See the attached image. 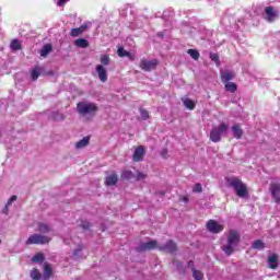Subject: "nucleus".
Returning <instances> with one entry per match:
<instances>
[{
    "mask_svg": "<svg viewBox=\"0 0 280 280\" xmlns=\"http://www.w3.org/2000/svg\"><path fill=\"white\" fill-rule=\"evenodd\" d=\"M49 242L50 238L45 235L33 234L26 240V245L30 246L32 244H49Z\"/></svg>",
    "mask_w": 280,
    "mask_h": 280,
    "instance_id": "5",
    "label": "nucleus"
},
{
    "mask_svg": "<svg viewBox=\"0 0 280 280\" xmlns=\"http://www.w3.org/2000/svg\"><path fill=\"white\" fill-rule=\"evenodd\" d=\"M159 250H164L165 253H176V243L168 241L164 246H159Z\"/></svg>",
    "mask_w": 280,
    "mask_h": 280,
    "instance_id": "14",
    "label": "nucleus"
},
{
    "mask_svg": "<svg viewBox=\"0 0 280 280\" xmlns=\"http://www.w3.org/2000/svg\"><path fill=\"white\" fill-rule=\"evenodd\" d=\"M31 75H32V80L34 81L38 80L40 75V68L36 67L35 69H33Z\"/></svg>",
    "mask_w": 280,
    "mask_h": 280,
    "instance_id": "32",
    "label": "nucleus"
},
{
    "mask_svg": "<svg viewBox=\"0 0 280 280\" xmlns=\"http://www.w3.org/2000/svg\"><path fill=\"white\" fill-rule=\"evenodd\" d=\"M16 200V195H13L7 202L5 208L3 210V213H8V207L12 205V202H15Z\"/></svg>",
    "mask_w": 280,
    "mask_h": 280,
    "instance_id": "36",
    "label": "nucleus"
},
{
    "mask_svg": "<svg viewBox=\"0 0 280 280\" xmlns=\"http://www.w3.org/2000/svg\"><path fill=\"white\" fill-rule=\"evenodd\" d=\"M161 154H162V156H163L164 159H167V150H166V149H164V150L161 152Z\"/></svg>",
    "mask_w": 280,
    "mask_h": 280,
    "instance_id": "43",
    "label": "nucleus"
},
{
    "mask_svg": "<svg viewBox=\"0 0 280 280\" xmlns=\"http://www.w3.org/2000/svg\"><path fill=\"white\" fill-rule=\"evenodd\" d=\"M225 84V91H229L230 93H235L237 91V84L234 82L228 81Z\"/></svg>",
    "mask_w": 280,
    "mask_h": 280,
    "instance_id": "26",
    "label": "nucleus"
},
{
    "mask_svg": "<svg viewBox=\"0 0 280 280\" xmlns=\"http://www.w3.org/2000/svg\"><path fill=\"white\" fill-rule=\"evenodd\" d=\"M210 60H212L213 62L219 63L220 62V57L218 56V54H210Z\"/></svg>",
    "mask_w": 280,
    "mask_h": 280,
    "instance_id": "40",
    "label": "nucleus"
},
{
    "mask_svg": "<svg viewBox=\"0 0 280 280\" xmlns=\"http://www.w3.org/2000/svg\"><path fill=\"white\" fill-rule=\"evenodd\" d=\"M188 268H191L194 279L202 280L205 278V275L201 271L194 269V261L188 262Z\"/></svg>",
    "mask_w": 280,
    "mask_h": 280,
    "instance_id": "17",
    "label": "nucleus"
},
{
    "mask_svg": "<svg viewBox=\"0 0 280 280\" xmlns=\"http://www.w3.org/2000/svg\"><path fill=\"white\" fill-rule=\"evenodd\" d=\"M117 180H118L117 174H112L106 177L105 183L108 186H113V185H117Z\"/></svg>",
    "mask_w": 280,
    "mask_h": 280,
    "instance_id": "24",
    "label": "nucleus"
},
{
    "mask_svg": "<svg viewBox=\"0 0 280 280\" xmlns=\"http://www.w3.org/2000/svg\"><path fill=\"white\" fill-rule=\"evenodd\" d=\"M42 277L40 271L38 269L31 270V279L33 280H39Z\"/></svg>",
    "mask_w": 280,
    "mask_h": 280,
    "instance_id": "35",
    "label": "nucleus"
},
{
    "mask_svg": "<svg viewBox=\"0 0 280 280\" xmlns=\"http://www.w3.org/2000/svg\"><path fill=\"white\" fill-rule=\"evenodd\" d=\"M182 200H183V202H189V198L188 197H183Z\"/></svg>",
    "mask_w": 280,
    "mask_h": 280,
    "instance_id": "45",
    "label": "nucleus"
},
{
    "mask_svg": "<svg viewBox=\"0 0 280 280\" xmlns=\"http://www.w3.org/2000/svg\"><path fill=\"white\" fill-rule=\"evenodd\" d=\"M101 65L108 67V65H110V57L108 55H102L101 56Z\"/></svg>",
    "mask_w": 280,
    "mask_h": 280,
    "instance_id": "34",
    "label": "nucleus"
},
{
    "mask_svg": "<svg viewBox=\"0 0 280 280\" xmlns=\"http://www.w3.org/2000/svg\"><path fill=\"white\" fill-rule=\"evenodd\" d=\"M233 78H235V72H233L231 70H222L221 71V80H222L223 84H225L226 82H231V80H233Z\"/></svg>",
    "mask_w": 280,
    "mask_h": 280,
    "instance_id": "13",
    "label": "nucleus"
},
{
    "mask_svg": "<svg viewBox=\"0 0 280 280\" xmlns=\"http://www.w3.org/2000/svg\"><path fill=\"white\" fill-rule=\"evenodd\" d=\"M74 45L77 47H81L82 49H86V47H89V42L84 38H79L74 42Z\"/></svg>",
    "mask_w": 280,
    "mask_h": 280,
    "instance_id": "25",
    "label": "nucleus"
},
{
    "mask_svg": "<svg viewBox=\"0 0 280 280\" xmlns=\"http://www.w3.org/2000/svg\"><path fill=\"white\" fill-rule=\"evenodd\" d=\"M38 231H39V233H49L51 231V229L46 223H39Z\"/></svg>",
    "mask_w": 280,
    "mask_h": 280,
    "instance_id": "31",
    "label": "nucleus"
},
{
    "mask_svg": "<svg viewBox=\"0 0 280 280\" xmlns=\"http://www.w3.org/2000/svg\"><path fill=\"white\" fill-rule=\"evenodd\" d=\"M188 54L192 60H198V58H200V52L196 49H188Z\"/></svg>",
    "mask_w": 280,
    "mask_h": 280,
    "instance_id": "33",
    "label": "nucleus"
},
{
    "mask_svg": "<svg viewBox=\"0 0 280 280\" xmlns=\"http://www.w3.org/2000/svg\"><path fill=\"white\" fill-rule=\"evenodd\" d=\"M117 54L119 56V58H129V60H135V56L132 54H130L129 51H127L126 49H124V47H119L117 50Z\"/></svg>",
    "mask_w": 280,
    "mask_h": 280,
    "instance_id": "18",
    "label": "nucleus"
},
{
    "mask_svg": "<svg viewBox=\"0 0 280 280\" xmlns=\"http://www.w3.org/2000/svg\"><path fill=\"white\" fill-rule=\"evenodd\" d=\"M51 49H52L51 44L44 45L43 48L39 50L42 58H47V56L51 54Z\"/></svg>",
    "mask_w": 280,
    "mask_h": 280,
    "instance_id": "20",
    "label": "nucleus"
},
{
    "mask_svg": "<svg viewBox=\"0 0 280 280\" xmlns=\"http://www.w3.org/2000/svg\"><path fill=\"white\" fill-rule=\"evenodd\" d=\"M156 67H159V60H156V59H152V60L141 59L140 60V69H142V71H154V69H156Z\"/></svg>",
    "mask_w": 280,
    "mask_h": 280,
    "instance_id": "6",
    "label": "nucleus"
},
{
    "mask_svg": "<svg viewBox=\"0 0 280 280\" xmlns=\"http://www.w3.org/2000/svg\"><path fill=\"white\" fill-rule=\"evenodd\" d=\"M252 246L256 250H264V248H265V244H264V242H261V240L255 241Z\"/></svg>",
    "mask_w": 280,
    "mask_h": 280,
    "instance_id": "29",
    "label": "nucleus"
},
{
    "mask_svg": "<svg viewBox=\"0 0 280 280\" xmlns=\"http://www.w3.org/2000/svg\"><path fill=\"white\" fill-rule=\"evenodd\" d=\"M68 1H69V0H58V1H57V5H58L59 8H62V5H65V3H68Z\"/></svg>",
    "mask_w": 280,
    "mask_h": 280,
    "instance_id": "42",
    "label": "nucleus"
},
{
    "mask_svg": "<svg viewBox=\"0 0 280 280\" xmlns=\"http://www.w3.org/2000/svg\"><path fill=\"white\" fill-rule=\"evenodd\" d=\"M228 131L229 125L222 122L218 127L212 128L210 131V140L213 141V143H219V141H222V135H226Z\"/></svg>",
    "mask_w": 280,
    "mask_h": 280,
    "instance_id": "4",
    "label": "nucleus"
},
{
    "mask_svg": "<svg viewBox=\"0 0 280 280\" xmlns=\"http://www.w3.org/2000/svg\"><path fill=\"white\" fill-rule=\"evenodd\" d=\"M82 248H84V246L79 245L78 248L74 250V257H80V253H82Z\"/></svg>",
    "mask_w": 280,
    "mask_h": 280,
    "instance_id": "41",
    "label": "nucleus"
},
{
    "mask_svg": "<svg viewBox=\"0 0 280 280\" xmlns=\"http://www.w3.org/2000/svg\"><path fill=\"white\" fill-rule=\"evenodd\" d=\"M148 178V175L145 173L138 172L137 175H135L136 180H145Z\"/></svg>",
    "mask_w": 280,
    "mask_h": 280,
    "instance_id": "37",
    "label": "nucleus"
},
{
    "mask_svg": "<svg viewBox=\"0 0 280 280\" xmlns=\"http://www.w3.org/2000/svg\"><path fill=\"white\" fill-rule=\"evenodd\" d=\"M240 240H242L240 232L236 230H230L226 234V243L221 247L223 253H225V255H233L240 245Z\"/></svg>",
    "mask_w": 280,
    "mask_h": 280,
    "instance_id": "1",
    "label": "nucleus"
},
{
    "mask_svg": "<svg viewBox=\"0 0 280 280\" xmlns=\"http://www.w3.org/2000/svg\"><path fill=\"white\" fill-rule=\"evenodd\" d=\"M194 194H200L202 192V185L196 184L192 188Z\"/></svg>",
    "mask_w": 280,
    "mask_h": 280,
    "instance_id": "38",
    "label": "nucleus"
},
{
    "mask_svg": "<svg viewBox=\"0 0 280 280\" xmlns=\"http://www.w3.org/2000/svg\"><path fill=\"white\" fill-rule=\"evenodd\" d=\"M268 266L271 268V270L277 269L279 266V256H277L276 254H271L268 257Z\"/></svg>",
    "mask_w": 280,
    "mask_h": 280,
    "instance_id": "16",
    "label": "nucleus"
},
{
    "mask_svg": "<svg viewBox=\"0 0 280 280\" xmlns=\"http://www.w3.org/2000/svg\"><path fill=\"white\" fill-rule=\"evenodd\" d=\"M96 73L101 82H106V80H108V73L106 72V68H104L103 65L96 66Z\"/></svg>",
    "mask_w": 280,
    "mask_h": 280,
    "instance_id": "11",
    "label": "nucleus"
},
{
    "mask_svg": "<svg viewBox=\"0 0 280 280\" xmlns=\"http://www.w3.org/2000/svg\"><path fill=\"white\" fill-rule=\"evenodd\" d=\"M161 245L156 243V241H149L147 243H142L140 245V250H152L154 248H159Z\"/></svg>",
    "mask_w": 280,
    "mask_h": 280,
    "instance_id": "15",
    "label": "nucleus"
},
{
    "mask_svg": "<svg viewBox=\"0 0 280 280\" xmlns=\"http://www.w3.org/2000/svg\"><path fill=\"white\" fill-rule=\"evenodd\" d=\"M91 226V224L89 222L83 224V229H89Z\"/></svg>",
    "mask_w": 280,
    "mask_h": 280,
    "instance_id": "44",
    "label": "nucleus"
},
{
    "mask_svg": "<svg viewBox=\"0 0 280 280\" xmlns=\"http://www.w3.org/2000/svg\"><path fill=\"white\" fill-rule=\"evenodd\" d=\"M140 117L145 120L150 117V114L145 109H140Z\"/></svg>",
    "mask_w": 280,
    "mask_h": 280,
    "instance_id": "39",
    "label": "nucleus"
},
{
    "mask_svg": "<svg viewBox=\"0 0 280 280\" xmlns=\"http://www.w3.org/2000/svg\"><path fill=\"white\" fill-rule=\"evenodd\" d=\"M89 137H84L83 139H81L79 142L75 143L77 150H82L83 148H86V145H89Z\"/></svg>",
    "mask_w": 280,
    "mask_h": 280,
    "instance_id": "23",
    "label": "nucleus"
},
{
    "mask_svg": "<svg viewBox=\"0 0 280 280\" xmlns=\"http://www.w3.org/2000/svg\"><path fill=\"white\" fill-rule=\"evenodd\" d=\"M10 47L12 51H19V49H21V42L19 39H13Z\"/></svg>",
    "mask_w": 280,
    "mask_h": 280,
    "instance_id": "27",
    "label": "nucleus"
},
{
    "mask_svg": "<svg viewBox=\"0 0 280 280\" xmlns=\"http://www.w3.org/2000/svg\"><path fill=\"white\" fill-rule=\"evenodd\" d=\"M184 106L188 109V110H194V108H196V103L194 100L189 98V97H185L182 100Z\"/></svg>",
    "mask_w": 280,
    "mask_h": 280,
    "instance_id": "19",
    "label": "nucleus"
},
{
    "mask_svg": "<svg viewBox=\"0 0 280 280\" xmlns=\"http://www.w3.org/2000/svg\"><path fill=\"white\" fill-rule=\"evenodd\" d=\"M265 19L268 21V23H272L279 19V11H277L272 7L265 8Z\"/></svg>",
    "mask_w": 280,
    "mask_h": 280,
    "instance_id": "8",
    "label": "nucleus"
},
{
    "mask_svg": "<svg viewBox=\"0 0 280 280\" xmlns=\"http://www.w3.org/2000/svg\"><path fill=\"white\" fill-rule=\"evenodd\" d=\"M32 261L34 264H43V261H45V256L43 254H36L33 258Z\"/></svg>",
    "mask_w": 280,
    "mask_h": 280,
    "instance_id": "30",
    "label": "nucleus"
},
{
    "mask_svg": "<svg viewBox=\"0 0 280 280\" xmlns=\"http://www.w3.org/2000/svg\"><path fill=\"white\" fill-rule=\"evenodd\" d=\"M52 269L51 265L45 262L44 264V280H48L51 277Z\"/></svg>",
    "mask_w": 280,
    "mask_h": 280,
    "instance_id": "21",
    "label": "nucleus"
},
{
    "mask_svg": "<svg viewBox=\"0 0 280 280\" xmlns=\"http://www.w3.org/2000/svg\"><path fill=\"white\" fill-rule=\"evenodd\" d=\"M232 131H233V135H234L235 139H242V136L244 135V131L242 130V128H240L238 125H234L232 127Z\"/></svg>",
    "mask_w": 280,
    "mask_h": 280,
    "instance_id": "22",
    "label": "nucleus"
},
{
    "mask_svg": "<svg viewBox=\"0 0 280 280\" xmlns=\"http://www.w3.org/2000/svg\"><path fill=\"white\" fill-rule=\"evenodd\" d=\"M206 226L210 233L214 234L222 233V231H224V225H222V223H219L215 220H209Z\"/></svg>",
    "mask_w": 280,
    "mask_h": 280,
    "instance_id": "7",
    "label": "nucleus"
},
{
    "mask_svg": "<svg viewBox=\"0 0 280 280\" xmlns=\"http://www.w3.org/2000/svg\"><path fill=\"white\" fill-rule=\"evenodd\" d=\"M100 110V107H97V104L93 102H80L77 105V112L83 119H93L97 115V112Z\"/></svg>",
    "mask_w": 280,
    "mask_h": 280,
    "instance_id": "2",
    "label": "nucleus"
},
{
    "mask_svg": "<svg viewBox=\"0 0 280 280\" xmlns=\"http://www.w3.org/2000/svg\"><path fill=\"white\" fill-rule=\"evenodd\" d=\"M226 186L231 187L238 198H248V186L240 177H228Z\"/></svg>",
    "mask_w": 280,
    "mask_h": 280,
    "instance_id": "3",
    "label": "nucleus"
},
{
    "mask_svg": "<svg viewBox=\"0 0 280 280\" xmlns=\"http://www.w3.org/2000/svg\"><path fill=\"white\" fill-rule=\"evenodd\" d=\"M270 191H271V196H272L273 200L276 202H280V184L272 183L270 185Z\"/></svg>",
    "mask_w": 280,
    "mask_h": 280,
    "instance_id": "10",
    "label": "nucleus"
},
{
    "mask_svg": "<svg viewBox=\"0 0 280 280\" xmlns=\"http://www.w3.org/2000/svg\"><path fill=\"white\" fill-rule=\"evenodd\" d=\"M89 27H91V23H85L78 28H72L70 32V36L78 37L81 34H84V32H86V30H89Z\"/></svg>",
    "mask_w": 280,
    "mask_h": 280,
    "instance_id": "9",
    "label": "nucleus"
},
{
    "mask_svg": "<svg viewBox=\"0 0 280 280\" xmlns=\"http://www.w3.org/2000/svg\"><path fill=\"white\" fill-rule=\"evenodd\" d=\"M145 154V150L143 149V147H138L136 148L132 159L136 163H139V161H143V156Z\"/></svg>",
    "mask_w": 280,
    "mask_h": 280,
    "instance_id": "12",
    "label": "nucleus"
},
{
    "mask_svg": "<svg viewBox=\"0 0 280 280\" xmlns=\"http://www.w3.org/2000/svg\"><path fill=\"white\" fill-rule=\"evenodd\" d=\"M121 178L124 180H130V179L135 178V173H132L131 171H124L121 174Z\"/></svg>",
    "mask_w": 280,
    "mask_h": 280,
    "instance_id": "28",
    "label": "nucleus"
}]
</instances>
